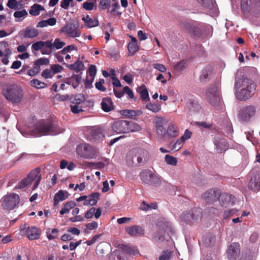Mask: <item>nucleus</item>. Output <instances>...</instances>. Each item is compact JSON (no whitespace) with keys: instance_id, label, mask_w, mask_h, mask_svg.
Wrapping results in <instances>:
<instances>
[{"instance_id":"8","label":"nucleus","mask_w":260,"mask_h":260,"mask_svg":"<svg viewBox=\"0 0 260 260\" xmlns=\"http://www.w3.org/2000/svg\"><path fill=\"white\" fill-rule=\"evenodd\" d=\"M35 130L41 135L52 134L53 132L54 126L50 121L41 120L35 125Z\"/></svg>"},{"instance_id":"16","label":"nucleus","mask_w":260,"mask_h":260,"mask_svg":"<svg viewBox=\"0 0 260 260\" xmlns=\"http://www.w3.org/2000/svg\"><path fill=\"white\" fill-rule=\"evenodd\" d=\"M41 171V169L40 168H37L34 170H32L27 175V178H28L30 183L32 182V181H35L36 179V181L32 186V189H35L39 184L41 180V175L40 174Z\"/></svg>"},{"instance_id":"29","label":"nucleus","mask_w":260,"mask_h":260,"mask_svg":"<svg viewBox=\"0 0 260 260\" xmlns=\"http://www.w3.org/2000/svg\"><path fill=\"white\" fill-rule=\"evenodd\" d=\"M214 144L216 146V149L219 152L225 151L228 147L226 140L223 139L216 140L214 142Z\"/></svg>"},{"instance_id":"37","label":"nucleus","mask_w":260,"mask_h":260,"mask_svg":"<svg viewBox=\"0 0 260 260\" xmlns=\"http://www.w3.org/2000/svg\"><path fill=\"white\" fill-rule=\"evenodd\" d=\"M146 108L154 113H157L161 110V106L159 104L152 103L151 102L148 103L146 105Z\"/></svg>"},{"instance_id":"48","label":"nucleus","mask_w":260,"mask_h":260,"mask_svg":"<svg viewBox=\"0 0 260 260\" xmlns=\"http://www.w3.org/2000/svg\"><path fill=\"white\" fill-rule=\"evenodd\" d=\"M100 194L99 192H94L90 194L88 197V199L89 200H92L93 201L92 202V203L95 205L100 199Z\"/></svg>"},{"instance_id":"47","label":"nucleus","mask_w":260,"mask_h":260,"mask_svg":"<svg viewBox=\"0 0 260 260\" xmlns=\"http://www.w3.org/2000/svg\"><path fill=\"white\" fill-rule=\"evenodd\" d=\"M98 224L96 221H93L92 222L88 223L86 224L85 226L86 229H85L84 232L86 233H88V230H93L98 228Z\"/></svg>"},{"instance_id":"28","label":"nucleus","mask_w":260,"mask_h":260,"mask_svg":"<svg viewBox=\"0 0 260 260\" xmlns=\"http://www.w3.org/2000/svg\"><path fill=\"white\" fill-rule=\"evenodd\" d=\"M179 135V130L177 126L174 124H170L167 129V135L170 138H174Z\"/></svg>"},{"instance_id":"17","label":"nucleus","mask_w":260,"mask_h":260,"mask_svg":"<svg viewBox=\"0 0 260 260\" xmlns=\"http://www.w3.org/2000/svg\"><path fill=\"white\" fill-rule=\"evenodd\" d=\"M240 245L238 243L234 242L231 244L226 250L227 257L229 260H236L240 253Z\"/></svg>"},{"instance_id":"34","label":"nucleus","mask_w":260,"mask_h":260,"mask_svg":"<svg viewBox=\"0 0 260 260\" xmlns=\"http://www.w3.org/2000/svg\"><path fill=\"white\" fill-rule=\"evenodd\" d=\"M42 10H44V8L43 6L35 4L31 7L29 13L32 16H38L40 14V11Z\"/></svg>"},{"instance_id":"57","label":"nucleus","mask_w":260,"mask_h":260,"mask_svg":"<svg viewBox=\"0 0 260 260\" xmlns=\"http://www.w3.org/2000/svg\"><path fill=\"white\" fill-rule=\"evenodd\" d=\"M90 167H93L94 168L97 169H103L105 165L103 162H89Z\"/></svg>"},{"instance_id":"15","label":"nucleus","mask_w":260,"mask_h":260,"mask_svg":"<svg viewBox=\"0 0 260 260\" xmlns=\"http://www.w3.org/2000/svg\"><path fill=\"white\" fill-rule=\"evenodd\" d=\"M220 193V190L218 189H210L205 191L202 197L209 203H212L218 200Z\"/></svg>"},{"instance_id":"14","label":"nucleus","mask_w":260,"mask_h":260,"mask_svg":"<svg viewBox=\"0 0 260 260\" xmlns=\"http://www.w3.org/2000/svg\"><path fill=\"white\" fill-rule=\"evenodd\" d=\"M104 137L102 130L97 127H92L87 132L86 138L89 141L99 140Z\"/></svg>"},{"instance_id":"30","label":"nucleus","mask_w":260,"mask_h":260,"mask_svg":"<svg viewBox=\"0 0 260 260\" xmlns=\"http://www.w3.org/2000/svg\"><path fill=\"white\" fill-rule=\"evenodd\" d=\"M121 114L127 117L128 118H133L136 116H140L142 114V112L140 110H124L121 111Z\"/></svg>"},{"instance_id":"7","label":"nucleus","mask_w":260,"mask_h":260,"mask_svg":"<svg viewBox=\"0 0 260 260\" xmlns=\"http://www.w3.org/2000/svg\"><path fill=\"white\" fill-rule=\"evenodd\" d=\"M19 196L14 193H12L4 196L2 201V206L7 210H13L19 203Z\"/></svg>"},{"instance_id":"35","label":"nucleus","mask_w":260,"mask_h":260,"mask_svg":"<svg viewBox=\"0 0 260 260\" xmlns=\"http://www.w3.org/2000/svg\"><path fill=\"white\" fill-rule=\"evenodd\" d=\"M121 248L123 251L131 255H135L139 253L138 250L135 247H130L126 245H122Z\"/></svg>"},{"instance_id":"5","label":"nucleus","mask_w":260,"mask_h":260,"mask_svg":"<svg viewBox=\"0 0 260 260\" xmlns=\"http://www.w3.org/2000/svg\"><path fill=\"white\" fill-rule=\"evenodd\" d=\"M205 100L214 108H217L221 105L220 93L217 87L211 86L205 92Z\"/></svg>"},{"instance_id":"42","label":"nucleus","mask_w":260,"mask_h":260,"mask_svg":"<svg viewBox=\"0 0 260 260\" xmlns=\"http://www.w3.org/2000/svg\"><path fill=\"white\" fill-rule=\"evenodd\" d=\"M165 161L168 164L172 166H176L177 163L176 158L168 154L165 156Z\"/></svg>"},{"instance_id":"52","label":"nucleus","mask_w":260,"mask_h":260,"mask_svg":"<svg viewBox=\"0 0 260 260\" xmlns=\"http://www.w3.org/2000/svg\"><path fill=\"white\" fill-rule=\"evenodd\" d=\"M28 15L27 11L25 9L21 11H16L14 13V16L16 18H21L24 17Z\"/></svg>"},{"instance_id":"32","label":"nucleus","mask_w":260,"mask_h":260,"mask_svg":"<svg viewBox=\"0 0 260 260\" xmlns=\"http://www.w3.org/2000/svg\"><path fill=\"white\" fill-rule=\"evenodd\" d=\"M126 123L127 127L126 133L138 132L141 129V127L133 121H126Z\"/></svg>"},{"instance_id":"19","label":"nucleus","mask_w":260,"mask_h":260,"mask_svg":"<svg viewBox=\"0 0 260 260\" xmlns=\"http://www.w3.org/2000/svg\"><path fill=\"white\" fill-rule=\"evenodd\" d=\"M127 234L132 237H139L143 236L145 233V230L138 225L127 226L125 228Z\"/></svg>"},{"instance_id":"31","label":"nucleus","mask_w":260,"mask_h":260,"mask_svg":"<svg viewBox=\"0 0 260 260\" xmlns=\"http://www.w3.org/2000/svg\"><path fill=\"white\" fill-rule=\"evenodd\" d=\"M190 212L192 217V222L197 221L202 218V211L201 209L195 208L190 210Z\"/></svg>"},{"instance_id":"6","label":"nucleus","mask_w":260,"mask_h":260,"mask_svg":"<svg viewBox=\"0 0 260 260\" xmlns=\"http://www.w3.org/2000/svg\"><path fill=\"white\" fill-rule=\"evenodd\" d=\"M76 150L79 156L86 159H91L96 155V152L94 148L85 143L77 145Z\"/></svg>"},{"instance_id":"56","label":"nucleus","mask_w":260,"mask_h":260,"mask_svg":"<svg viewBox=\"0 0 260 260\" xmlns=\"http://www.w3.org/2000/svg\"><path fill=\"white\" fill-rule=\"evenodd\" d=\"M156 131L158 135H160L162 137H165L167 136V130L164 125L156 128Z\"/></svg>"},{"instance_id":"59","label":"nucleus","mask_w":260,"mask_h":260,"mask_svg":"<svg viewBox=\"0 0 260 260\" xmlns=\"http://www.w3.org/2000/svg\"><path fill=\"white\" fill-rule=\"evenodd\" d=\"M249 0H241V8L243 12H246L248 10L249 6Z\"/></svg>"},{"instance_id":"39","label":"nucleus","mask_w":260,"mask_h":260,"mask_svg":"<svg viewBox=\"0 0 260 260\" xmlns=\"http://www.w3.org/2000/svg\"><path fill=\"white\" fill-rule=\"evenodd\" d=\"M99 9L100 11L108 9L110 6L111 1L110 0H99Z\"/></svg>"},{"instance_id":"1","label":"nucleus","mask_w":260,"mask_h":260,"mask_svg":"<svg viewBox=\"0 0 260 260\" xmlns=\"http://www.w3.org/2000/svg\"><path fill=\"white\" fill-rule=\"evenodd\" d=\"M235 79V88L236 89L242 88L236 93V97L238 100L246 101L254 94L256 86L253 81L246 77L243 71L238 70L236 72Z\"/></svg>"},{"instance_id":"50","label":"nucleus","mask_w":260,"mask_h":260,"mask_svg":"<svg viewBox=\"0 0 260 260\" xmlns=\"http://www.w3.org/2000/svg\"><path fill=\"white\" fill-rule=\"evenodd\" d=\"M85 25L89 28L97 26L99 25V21L96 18H90Z\"/></svg>"},{"instance_id":"9","label":"nucleus","mask_w":260,"mask_h":260,"mask_svg":"<svg viewBox=\"0 0 260 260\" xmlns=\"http://www.w3.org/2000/svg\"><path fill=\"white\" fill-rule=\"evenodd\" d=\"M20 233L22 235H26L30 240L38 239L41 235V230L35 226H27L21 225L20 227Z\"/></svg>"},{"instance_id":"40","label":"nucleus","mask_w":260,"mask_h":260,"mask_svg":"<svg viewBox=\"0 0 260 260\" xmlns=\"http://www.w3.org/2000/svg\"><path fill=\"white\" fill-rule=\"evenodd\" d=\"M30 85L37 88H43L47 86V84L37 79H34L30 81Z\"/></svg>"},{"instance_id":"12","label":"nucleus","mask_w":260,"mask_h":260,"mask_svg":"<svg viewBox=\"0 0 260 260\" xmlns=\"http://www.w3.org/2000/svg\"><path fill=\"white\" fill-rule=\"evenodd\" d=\"M252 176L248 184V188L252 191L258 192L260 190V170H252Z\"/></svg>"},{"instance_id":"11","label":"nucleus","mask_w":260,"mask_h":260,"mask_svg":"<svg viewBox=\"0 0 260 260\" xmlns=\"http://www.w3.org/2000/svg\"><path fill=\"white\" fill-rule=\"evenodd\" d=\"M180 27L184 31L190 34L193 37L200 38L202 35L201 27L193 23L182 22L180 23Z\"/></svg>"},{"instance_id":"41","label":"nucleus","mask_w":260,"mask_h":260,"mask_svg":"<svg viewBox=\"0 0 260 260\" xmlns=\"http://www.w3.org/2000/svg\"><path fill=\"white\" fill-rule=\"evenodd\" d=\"M30 184H31V183L29 179L26 177L18 183V185L16 186V188L18 189H23Z\"/></svg>"},{"instance_id":"43","label":"nucleus","mask_w":260,"mask_h":260,"mask_svg":"<svg viewBox=\"0 0 260 260\" xmlns=\"http://www.w3.org/2000/svg\"><path fill=\"white\" fill-rule=\"evenodd\" d=\"M58 230L56 229H53L51 230V234L50 233V230H47L46 234L47 238L49 240L54 239L57 238Z\"/></svg>"},{"instance_id":"60","label":"nucleus","mask_w":260,"mask_h":260,"mask_svg":"<svg viewBox=\"0 0 260 260\" xmlns=\"http://www.w3.org/2000/svg\"><path fill=\"white\" fill-rule=\"evenodd\" d=\"M76 206V203L73 201H71L66 203L63 206L67 208V210L70 211L71 209L74 208Z\"/></svg>"},{"instance_id":"13","label":"nucleus","mask_w":260,"mask_h":260,"mask_svg":"<svg viewBox=\"0 0 260 260\" xmlns=\"http://www.w3.org/2000/svg\"><path fill=\"white\" fill-rule=\"evenodd\" d=\"M134 151L139 166L144 165L149 160V154L147 150L141 148H137L134 150Z\"/></svg>"},{"instance_id":"33","label":"nucleus","mask_w":260,"mask_h":260,"mask_svg":"<svg viewBox=\"0 0 260 260\" xmlns=\"http://www.w3.org/2000/svg\"><path fill=\"white\" fill-rule=\"evenodd\" d=\"M53 45L50 41H45L44 46L41 52L43 54H50L51 53Z\"/></svg>"},{"instance_id":"4","label":"nucleus","mask_w":260,"mask_h":260,"mask_svg":"<svg viewBox=\"0 0 260 260\" xmlns=\"http://www.w3.org/2000/svg\"><path fill=\"white\" fill-rule=\"evenodd\" d=\"M60 32L63 33L66 36L71 38L79 37L81 31L79 28L78 21L72 20L60 29Z\"/></svg>"},{"instance_id":"27","label":"nucleus","mask_w":260,"mask_h":260,"mask_svg":"<svg viewBox=\"0 0 260 260\" xmlns=\"http://www.w3.org/2000/svg\"><path fill=\"white\" fill-rule=\"evenodd\" d=\"M137 91L140 94L143 101L147 102L150 101L148 90L144 84L139 87L137 89Z\"/></svg>"},{"instance_id":"45","label":"nucleus","mask_w":260,"mask_h":260,"mask_svg":"<svg viewBox=\"0 0 260 260\" xmlns=\"http://www.w3.org/2000/svg\"><path fill=\"white\" fill-rule=\"evenodd\" d=\"M127 48L129 53L134 55L139 49L137 44L128 43Z\"/></svg>"},{"instance_id":"62","label":"nucleus","mask_w":260,"mask_h":260,"mask_svg":"<svg viewBox=\"0 0 260 260\" xmlns=\"http://www.w3.org/2000/svg\"><path fill=\"white\" fill-rule=\"evenodd\" d=\"M237 210L234 209H230L228 211H226L224 213V218H228L231 216L234 215L236 213Z\"/></svg>"},{"instance_id":"18","label":"nucleus","mask_w":260,"mask_h":260,"mask_svg":"<svg viewBox=\"0 0 260 260\" xmlns=\"http://www.w3.org/2000/svg\"><path fill=\"white\" fill-rule=\"evenodd\" d=\"M218 200L222 206L227 207L234 204V197L226 192H220Z\"/></svg>"},{"instance_id":"25","label":"nucleus","mask_w":260,"mask_h":260,"mask_svg":"<svg viewBox=\"0 0 260 260\" xmlns=\"http://www.w3.org/2000/svg\"><path fill=\"white\" fill-rule=\"evenodd\" d=\"M69 193L67 191L60 190L54 196V205L56 206L59 202L63 201L69 197Z\"/></svg>"},{"instance_id":"63","label":"nucleus","mask_w":260,"mask_h":260,"mask_svg":"<svg viewBox=\"0 0 260 260\" xmlns=\"http://www.w3.org/2000/svg\"><path fill=\"white\" fill-rule=\"evenodd\" d=\"M73 0H62L60 2V7L66 10L69 8L70 4Z\"/></svg>"},{"instance_id":"22","label":"nucleus","mask_w":260,"mask_h":260,"mask_svg":"<svg viewBox=\"0 0 260 260\" xmlns=\"http://www.w3.org/2000/svg\"><path fill=\"white\" fill-rule=\"evenodd\" d=\"M21 35L24 38H34L39 35L38 30L34 27H27L20 31Z\"/></svg>"},{"instance_id":"61","label":"nucleus","mask_w":260,"mask_h":260,"mask_svg":"<svg viewBox=\"0 0 260 260\" xmlns=\"http://www.w3.org/2000/svg\"><path fill=\"white\" fill-rule=\"evenodd\" d=\"M124 94L125 93L128 95L129 98L133 99L134 98V94L132 90L127 86H125L123 88Z\"/></svg>"},{"instance_id":"10","label":"nucleus","mask_w":260,"mask_h":260,"mask_svg":"<svg viewBox=\"0 0 260 260\" xmlns=\"http://www.w3.org/2000/svg\"><path fill=\"white\" fill-rule=\"evenodd\" d=\"M255 107L252 105H247L240 110L238 117L241 121L247 122L255 115Z\"/></svg>"},{"instance_id":"44","label":"nucleus","mask_w":260,"mask_h":260,"mask_svg":"<svg viewBox=\"0 0 260 260\" xmlns=\"http://www.w3.org/2000/svg\"><path fill=\"white\" fill-rule=\"evenodd\" d=\"M45 41H38L34 43L31 46V49L32 51H39L41 50L42 47L44 46Z\"/></svg>"},{"instance_id":"55","label":"nucleus","mask_w":260,"mask_h":260,"mask_svg":"<svg viewBox=\"0 0 260 260\" xmlns=\"http://www.w3.org/2000/svg\"><path fill=\"white\" fill-rule=\"evenodd\" d=\"M171 256V252L167 250L164 251L159 257V260H169Z\"/></svg>"},{"instance_id":"64","label":"nucleus","mask_w":260,"mask_h":260,"mask_svg":"<svg viewBox=\"0 0 260 260\" xmlns=\"http://www.w3.org/2000/svg\"><path fill=\"white\" fill-rule=\"evenodd\" d=\"M7 6L12 9H15L17 6V2L16 0H9Z\"/></svg>"},{"instance_id":"58","label":"nucleus","mask_w":260,"mask_h":260,"mask_svg":"<svg viewBox=\"0 0 260 260\" xmlns=\"http://www.w3.org/2000/svg\"><path fill=\"white\" fill-rule=\"evenodd\" d=\"M95 211V208L94 207L91 208L88 210L85 214V217L87 219L91 218L94 215V213Z\"/></svg>"},{"instance_id":"36","label":"nucleus","mask_w":260,"mask_h":260,"mask_svg":"<svg viewBox=\"0 0 260 260\" xmlns=\"http://www.w3.org/2000/svg\"><path fill=\"white\" fill-rule=\"evenodd\" d=\"M83 8L87 11L96 9V0H87L83 4Z\"/></svg>"},{"instance_id":"2","label":"nucleus","mask_w":260,"mask_h":260,"mask_svg":"<svg viewBox=\"0 0 260 260\" xmlns=\"http://www.w3.org/2000/svg\"><path fill=\"white\" fill-rule=\"evenodd\" d=\"M3 93L8 100L15 103L20 102L23 95L21 88L15 85H10L4 89Z\"/></svg>"},{"instance_id":"54","label":"nucleus","mask_w":260,"mask_h":260,"mask_svg":"<svg viewBox=\"0 0 260 260\" xmlns=\"http://www.w3.org/2000/svg\"><path fill=\"white\" fill-rule=\"evenodd\" d=\"M204 7L210 8L212 5V0H197Z\"/></svg>"},{"instance_id":"21","label":"nucleus","mask_w":260,"mask_h":260,"mask_svg":"<svg viewBox=\"0 0 260 260\" xmlns=\"http://www.w3.org/2000/svg\"><path fill=\"white\" fill-rule=\"evenodd\" d=\"M63 70L62 66H51L50 69H46L42 73V76L44 78H50L54 74L61 72Z\"/></svg>"},{"instance_id":"38","label":"nucleus","mask_w":260,"mask_h":260,"mask_svg":"<svg viewBox=\"0 0 260 260\" xmlns=\"http://www.w3.org/2000/svg\"><path fill=\"white\" fill-rule=\"evenodd\" d=\"M181 220L186 223L192 222V217L190 214V211L185 213H183L180 217Z\"/></svg>"},{"instance_id":"23","label":"nucleus","mask_w":260,"mask_h":260,"mask_svg":"<svg viewBox=\"0 0 260 260\" xmlns=\"http://www.w3.org/2000/svg\"><path fill=\"white\" fill-rule=\"evenodd\" d=\"M102 109L106 112H108L114 109L112 99L110 97L103 98L101 102Z\"/></svg>"},{"instance_id":"3","label":"nucleus","mask_w":260,"mask_h":260,"mask_svg":"<svg viewBox=\"0 0 260 260\" xmlns=\"http://www.w3.org/2000/svg\"><path fill=\"white\" fill-rule=\"evenodd\" d=\"M139 177L143 183L150 185H159L161 182L159 176L149 169L142 170Z\"/></svg>"},{"instance_id":"24","label":"nucleus","mask_w":260,"mask_h":260,"mask_svg":"<svg viewBox=\"0 0 260 260\" xmlns=\"http://www.w3.org/2000/svg\"><path fill=\"white\" fill-rule=\"evenodd\" d=\"M28 66H23V68L19 72H16L17 74H25L30 76H34L40 72V66H34L31 69H28Z\"/></svg>"},{"instance_id":"49","label":"nucleus","mask_w":260,"mask_h":260,"mask_svg":"<svg viewBox=\"0 0 260 260\" xmlns=\"http://www.w3.org/2000/svg\"><path fill=\"white\" fill-rule=\"evenodd\" d=\"M184 141L181 139L177 140L176 142L174 143L172 146V150L177 151L180 149L183 145Z\"/></svg>"},{"instance_id":"53","label":"nucleus","mask_w":260,"mask_h":260,"mask_svg":"<svg viewBox=\"0 0 260 260\" xmlns=\"http://www.w3.org/2000/svg\"><path fill=\"white\" fill-rule=\"evenodd\" d=\"M49 63V60L48 58L45 57L40 58L37 60L34 65H48Z\"/></svg>"},{"instance_id":"51","label":"nucleus","mask_w":260,"mask_h":260,"mask_svg":"<svg viewBox=\"0 0 260 260\" xmlns=\"http://www.w3.org/2000/svg\"><path fill=\"white\" fill-rule=\"evenodd\" d=\"M53 47H55L57 49H59L63 47L66 43L64 42L61 41L59 39H55L54 43H52Z\"/></svg>"},{"instance_id":"26","label":"nucleus","mask_w":260,"mask_h":260,"mask_svg":"<svg viewBox=\"0 0 260 260\" xmlns=\"http://www.w3.org/2000/svg\"><path fill=\"white\" fill-rule=\"evenodd\" d=\"M212 74L211 66H206L201 71L200 79L201 81H204L208 79H210Z\"/></svg>"},{"instance_id":"46","label":"nucleus","mask_w":260,"mask_h":260,"mask_svg":"<svg viewBox=\"0 0 260 260\" xmlns=\"http://www.w3.org/2000/svg\"><path fill=\"white\" fill-rule=\"evenodd\" d=\"M166 123L165 120L161 117L156 116L154 119V123L156 128L164 125Z\"/></svg>"},{"instance_id":"20","label":"nucleus","mask_w":260,"mask_h":260,"mask_svg":"<svg viewBox=\"0 0 260 260\" xmlns=\"http://www.w3.org/2000/svg\"><path fill=\"white\" fill-rule=\"evenodd\" d=\"M126 120H118L114 122L112 126L113 132L120 134L126 133L127 130Z\"/></svg>"}]
</instances>
